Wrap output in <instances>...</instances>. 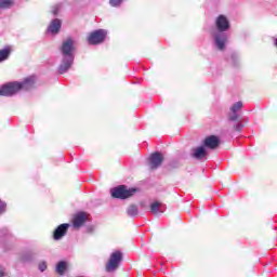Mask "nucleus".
Listing matches in <instances>:
<instances>
[{
	"instance_id": "f257e3e1",
	"label": "nucleus",
	"mask_w": 277,
	"mask_h": 277,
	"mask_svg": "<svg viewBox=\"0 0 277 277\" xmlns=\"http://www.w3.org/2000/svg\"><path fill=\"white\" fill-rule=\"evenodd\" d=\"M61 53L63 55L62 64L58 67L60 75L67 72L75 62V40L67 38L63 41L61 47Z\"/></svg>"
},
{
	"instance_id": "f03ea898",
	"label": "nucleus",
	"mask_w": 277,
	"mask_h": 277,
	"mask_svg": "<svg viewBox=\"0 0 277 277\" xmlns=\"http://www.w3.org/2000/svg\"><path fill=\"white\" fill-rule=\"evenodd\" d=\"M137 192L135 188H127V186L122 185L111 189L113 198H119L120 200H124L127 198H131L133 194Z\"/></svg>"
},
{
	"instance_id": "7ed1b4c3",
	"label": "nucleus",
	"mask_w": 277,
	"mask_h": 277,
	"mask_svg": "<svg viewBox=\"0 0 277 277\" xmlns=\"http://www.w3.org/2000/svg\"><path fill=\"white\" fill-rule=\"evenodd\" d=\"M122 262V252L115 251L110 254V258L106 264V272H116Z\"/></svg>"
},
{
	"instance_id": "20e7f679",
	"label": "nucleus",
	"mask_w": 277,
	"mask_h": 277,
	"mask_svg": "<svg viewBox=\"0 0 277 277\" xmlns=\"http://www.w3.org/2000/svg\"><path fill=\"white\" fill-rule=\"evenodd\" d=\"M21 92V82H9L0 87V96H14Z\"/></svg>"
},
{
	"instance_id": "39448f33",
	"label": "nucleus",
	"mask_w": 277,
	"mask_h": 277,
	"mask_svg": "<svg viewBox=\"0 0 277 277\" xmlns=\"http://www.w3.org/2000/svg\"><path fill=\"white\" fill-rule=\"evenodd\" d=\"M107 38V31L105 29H98L91 32L88 37L89 44H101Z\"/></svg>"
},
{
	"instance_id": "423d86ee",
	"label": "nucleus",
	"mask_w": 277,
	"mask_h": 277,
	"mask_svg": "<svg viewBox=\"0 0 277 277\" xmlns=\"http://www.w3.org/2000/svg\"><path fill=\"white\" fill-rule=\"evenodd\" d=\"M214 45L219 51L226 49V42H228V35L226 32H213Z\"/></svg>"
},
{
	"instance_id": "0eeeda50",
	"label": "nucleus",
	"mask_w": 277,
	"mask_h": 277,
	"mask_svg": "<svg viewBox=\"0 0 277 277\" xmlns=\"http://www.w3.org/2000/svg\"><path fill=\"white\" fill-rule=\"evenodd\" d=\"M215 26L217 29L216 32L224 34V31H228V29L230 28V23L225 15H219L215 21Z\"/></svg>"
},
{
	"instance_id": "6e6552de",
	"label": "nucleus",
	"mask_w": 277,
	"mask_h": 277,
	"mask_svg": "<svg viewBox=\"0 0 277 277\" xmlns=\"http://www.w3.org/2000/svg\"><path fill=\"white\" fill-rule=\"evenodd\" d=\"M62 29V19L54 18L51 21L50 25L48 26L47 32L51 36H57L60 30Z\"/></svg>"
},
{
	"instance_id": "1a4fd4ad",
	"label": "nucleus",
	"mask_w": 277,
	"mask_h": 277,
	"mask_svg": "<svg viewBox=\"0 0 277 277\" xmlns=\"http://www.w3.org/2000/svg\"><path fill=\"white\" fill-rule=\"evenodd\" d=\"M203 146L206 148H210V150H215V148L220 146V137H217L216 135L207 136L203 140Z\"/></svg>"
},
{
	"instance_id": "9d476101",
	"label": "nucleus",
	"mask_w": 277,
	"mask_h": 277,
	"mask_svg": "<svg viewBox=\"0 0 277 277\" xmlns=\"http://www.w3.org/2000/svg\"><path fill=\"white\" fill-rule=\"evenodd\" d=\"M161 163H163V155H161V153H154L150 155L149 166L151 170H157Z\"/></svg>"
},
{
	"instance_id": "9b49d317",
	"label": "nucleus",
	"mask_w": 277,
	"mask_h": 277,
	"mask_svg": "<svg viewBox=\"0 0 277 277\" xmlns=\"http://www.w3.org/2000/svg\"><path fill=\"white\" fill-rule=\"evenodd\" d=\"M68 228H70V224H68V223L61 224L54 230V234H53L55 241H60V239H62V237H64L66 235V233H68Z\"/></svg>"
},
{
	"instance_id": "f8f14e48",
	"label": "nucleus",
	"mask_w": 277,
	"mask_h": 277,
	"mask_svg": "<svg viewBox=\"0 0 277 277\" xmlns=\"http://www.w3.org/2000/svg\"><path fill=\"white\" fill-rule=\"evenodd\" d=\"M85 220H88V214H85L84 212H79L74 216V227L75 228H80V226H83V224H85Z\"/></svg>"
},
{
	"instance_id": "ddd939ff",
	"label": "nucleus",
	"mask_w": 277,
	"mask_h": 277,
	"mask_svg": "<svg viewBox=\"0 0 277 277\" xmlns=\"http://www.w3.org/2000/svg\"><path fill=\"white\" fill-rule=\"evenodd\" d=\"M36 83V77L30 76L26 78L23 82H19V90H31Z\"/></svg>"
},
{
	"instance_id": "4468645a",
	"label": "nucleus",
	"mask_w": 277,
	"mask_h": 277,
	"mask_svg": "<svg viewBox=\"0 0 277 277\" xmlns=\"http://www.w3.org/2000/svg\"><path fill=\"white\" fill-rule=\"evenodd\" d=\"M194 159H206L207 158V149L205 146H199L193 149Z\"/></svg>"
},
{
	"instance_id": "2eb2a0df",
	"label": "nucleus",
	"mask_w": 277,
	"mask_h": 277,
	"mask_svg": "<svg viewBox=\"0 0 277 277\" xmlns=\"http://www.w3.org/2000/svg\"><path fill=\"white\" fill-rule=\"evenodd\" d=\"M241 107H243V103L241 102H237L235 104H233V106L230 107V111L232 114L229 115V120H237V118H239V115H237V111H239V109H241Z\"/></svg>"
},
{
	"instance_id": "dca6fc26",
	"label": "nucleus",
	"mask_w": 277,
	"mask_h": 277,
	"mask_svg": "<svg viewBox=\"0 0 277 277\" xmlns=\"http://www.w3.org/2000/svg\"><path fill=\"white\" fill-rule=\"evenodd\" d=\"M150 211L154 215H159V213H163L166 209H163V205L159 201H155L150 205Z\"/></svg>"
},
{
	"instance_id": "f3484780",
	"label": "nucleus",
	"mask_w": 277,
	"mask_h": 277,
	"mask_svg": "<svg viewBox=\"0 0 277 277\" xmlns=\"http://www.w3.org/2000/svg\"><path fill=\"white\" fill-rule=\"evenodd\" d=\"M11 54L12 48L10 47H5L2 50H0V64L1 62H5V60H9Z\"/></svg>"
},
{
	"instance_id": "a211bd4d",
	"label": "nucleus",
	"mask_w": 277,
	"mask_h": 277,
	"mask_svg": "<svg viewBox=\"0 0 277 277\" xmlns=\"http://www.w3.org/2000/svg\"><path fill=\"white\" fill-rule=\"evenodd\" d=\"M14 5V0H0L1 10H10Z\"/></svg>"
},
{
	"instance_id": "6ab92c4d",
	"label": "nucleus",
	"mask_w": 277,
	"mask_h": 277,
	"mask_svg": "<svg viewBox=\"0 0 277 277\" xmlns=\"http://www.w3.org/2000/svg\"><path fill=\"white\" fill-rule=\"evenodd\" d=\"M127 213L130 217H134V215H137V213H140L137 206L131 205L130 207H128Z\"/></svg>"
},
{
	"instance_id": "aec40b11",
	"label": "nucleus",
	"mask_w": 277,
	"mask_h": 277,
	"mask_svg": "<svg viewBox=\"0 0 277 277\" xmlns=\"http://www.w3.org/2000/svg\"><path fill=\"white\" fill-rule=\"evenodd\" d=\"M56 272L61 276H64V273L66 272V262H60L56 266Z\"/></svg>"
},
{
	"instance_id": "412c9836",
	"label": "nucleus",
	"mask_w": 277,
	"mask_h": 277,
	"mask_svg": "<svg viewBox=\"0 0 277 277\" xmlns=\"http://www.w3.org/2000/svg\"><path fill=\"white\" fill-rule=\"evenodd\" d=\"M60 10H62V4H55L54 6H52V14L54 16H57V14H60Z\"/></svg>"
},
{
	"instance_id": "4be33fe9",
	"label": "nucleus",
	"mask_w": 277,
	"mask_h": 277,
	"mask_svg": "<svg viewBox=\"0 0 277 277\" xmlns=\"http://www.w3.org/2000/svg\"><path fill=\"white\" fill-rule=\"evenodd\" d=\"M122 1L124 0H109V4L111 5V8H118V5L122 3Z\"/></svg>"
},
{
	"instance_id": "5701e85b",
	"label": "nucleus",
	"mask_w": 277,
	"mask_h": 277,
	"mask_svg": "<svg viewBox=\"0 0 277 277\" xmlns=\"http://www.w3.org/2000/svg\"><path fill=\"white\" fill-rule=\"evenodd\" d=\"M39 272H47V262L39 263Z\"/></svg>"
},
{
	"instance_id": "b1692460",
	"label": "nucleus",
	"mask_w": 277,
	"mask_h": 277,
	"mask_svg": "<svg viewBox=\"0 0 277 277\" xmlns=\"http://www.w3.org/2000/svg\"><path fill=\"white\" fill-rule=\"evenodd\" d=\"M5 213V202L0 199V215Z\"/></svg>"
},
{
	"instance_id": "393cba45",
	"label": "nucleus",
	"mask_w": 277,
	"mask_h": 277,
	"mask_svg": "<svg viewBox=\"0 0 277 277\" xmlns=\"http://www.w3.org/2000/svg\"><path fill=\"white\" fill-rule=\"evenodd\" d=\"M243 129V124L242 123H237L236 124V131H241Z\"/></svg>"
},
{
	"instance_id": "a878e982",
	"label": "nucleus",
	"mask_w": 277,
	"mask_h": 277,
	"mask_svg": "<svg viewBox=\"0 0 277 277\" xmlns=\"http://www.w3.org/2000/svg\"><path fill=\"white\" fill-rule=\"evenodd\" d=\"M5 276V271L0 269V277Z\"/></svg>"
}]
</instances>
